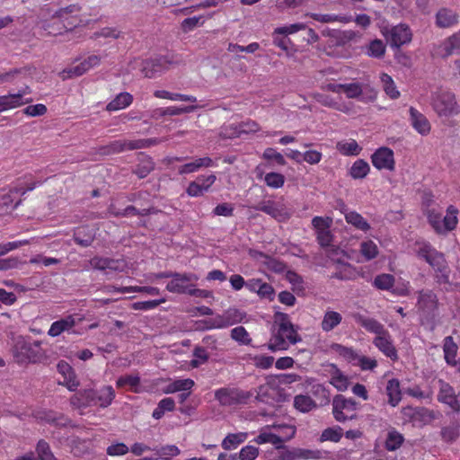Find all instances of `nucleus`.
I'll use <instances>...</instances> for the list:
<instances>
[{
	"label": "nucleus",
	"instance_id": "1a4fd4ad",
	"mask_svg": "<svg viewBox=\"0 0 460 460\" xmlns=\"http://www.w3.org/2000/svg\"><path fill=\"white\" fill-rule=\"evenodd\" d=\"M160 143L158 138L123 139L111 142L107 146V153H120L128 150L148 148Z\"/></svg>",
	"mask_w": 460,
	"mask_h": 460
},
{
	"label": "nucleus",
	"instance_id": "4d7b16f0",
	"mask_svg": "<svg viewBox=\"0 0 460 460\" xmlns=\"http://www.w3.org/2000/svg\"><path fill=\"white\" fill-rule=\"evenodd\" d=\"M457 209L449 206L447 210V215L442 218L441 223L443 226V231L453 230L457 224Z\"/></svg>",
	"mask_w": 460,
	"mask_h": 460
},
{
	"label": "nucleus",
	"instance_id": "f3484780",
	"mask_svg": "<svg viewBox=\"0 0 460 460\" xmlns=\"http://www.w3.org/2000/svg\"><path fill=\"white\" fill-rule=\"evenodd\" d=\"M86 396L88 402L106 408L112 403L115 398V391L111 385H104L98 390L87 391Z\"/></svg>",
	"mask_w": 460,
	"mask_h": 460
},
{
	"label": "nucleus",
	"instance_id": "79ce46f5",
	"mask_svg": "<svg viewBox=\"0 0 460 460\" xmlns=\"http://www.w3.org/2000/svg\"><path fill=\"white\" fill-rule=\"evenodd\" d=\"M370 172V166L363 159L356 160L349 169V175L354 180L364 179Z\"/></svg>",
	"mask_w": 460,
	"mask_h": 460
},
{
	"label": "nucleus",
	"instance_id": "c756f323",
	"mask_svg": "<svg viewBox=\"0 0 460 460\" xmlns=\"http://www.w3.org/2000/svg\"><path fill=\"white\" fill-rule=\"evenodd\" d=\"M353 318L357 323H358L367 332L375 333L376 336H379L380 334L386 332L384 325L374 318L367 317L360 314H355Z\"/></svg>",
	"mask_w": 460,
	"mask_h": 460
},
{
	"label": "nucleus",
	"instance_id": "0eeeda50",
	"mask_svg": "<svg viewBox=\"0 0 460 460\" xmlns=\"http://www.w3.org/2000/svg\"><path fill=\"white\" fill-rule=\"evenodd\" d=\"M342 92L349 99H358L364 103L374 102L377 99L378 91L370 84L358 82L343 84Z\"/></svg>",
	"mask_w": 460,
	"mask_h": 460
},
{
	"label": "nucleus",
	"instance_id": "72a5a7b5",
	"mask_svg": "<svg viewBox=\"0 0 460 460\" xmlns=\"http://www.w3.org/2000/svg\"><path fill=\"white\" fill-rule=\"evenodd\" d=\"M95 237V229L89 226H80L74 233L76 243L83 247L91 245Z\"/></svg>",
	"mask_w": 460,
	"mask_h": 460
},
{
	"label": "nucleus",
	"instance_id": "6ab92c4d",
	"mask_svg": "<svg viewBox=\"0 0 460 460\" xmlns=\"http://www.w3.org/2000/svg\"><path fill=\"white\" fill-rule=\"evenodd\" d=\"M408 112V119L412 128L422 137L428 136L431 131V124L428 118L413 106L409 108Z\"/></svg>",
	"mask_w": 460,
	"mask_h": 460
},
{
	"label": "nucleus",
	"instance_id": "4be33fe9",
	"mask_svg": "<svg viewBox=\"0 0 460 460\" xmlns=\"http://www.w3.org/2000/svg\"><path fill=\"white\" fill-rule=\"evenodd\" d=\"M80 7L77 4H71L65 8H59V23L62 22L66 31L77 27L81 23L78 17Z\"/></svg>",
	"mask_w": 460,
	"mask_h": 460
},
{
	"label": "nucleus",
	"instance_id": "de8ad7c7",
	"mask_svg": "<svg viewBox=\"0 0 460 460\" xmlns=\"http://www.w3.org/2000/svg\"><path fill=\"white\" fill-rule=\"evenodd\" d=\"M345 219L348 224L352 225L354 227L363 232H367L370 229V225L356 211L348 212L345 215Z\"/></svg>",
	"mask_w": 460,
	"mask_h": 460
},
{
	"label": "nucleus",
	"instance_id": "37998d69",
	"mask_svg": "<svg viewBox=\"0 0 460 460\" xmlns=\"http://www.w3.org/2000/svg\"><path fill=\"white\" fill-rule=\"evenodd\" d=\"M337 271L333 273L332 278L341 280L353 279L355 278V268L348 263L338 260Z\"/></svg>",
	"mask_w": 460,
	"mask_h": 460
},
{
	"label": "nucleus",
	"instance_id": "a19ab883",
	"mask_svg": "<svg viewBox=\"0 0 460 460\" xmlns=\"http://www.w3.org/2000/svg\"><path fill=\"white\" fill-rule=\"evenodd\" d=\"M441 438L446 443L455 442L460 436V424L458 421H454L445 426L440 431Z\"/></svg>",
	"mask_w": 460,
	"mask_h": 460
},
{
	"label": "nucleus",
	"instance_id": "69168bd1",
	"mask_svg": "<svg viewBox=\"0 0 460 460\" xmlns=\"http://www.w3.org/2000/svg\"><path fill=\"white\" fill-rule=\"evenodd\" d=\"M385 47L382 40H372L367 47V55L373 58H382L385 54Z\"/></svg>",
	"mask_w": 460,
	"mask_h": 460
},
{
	"label": "nucleus",
	"instance_id": "603ef678",
	"mask_svg": "<svg viewBox=\"0 0 460 460\" xmlns=\"http://www.w3.org/2000/svg\"><path fill=\"white\" fill-rule=\"evenodd\" d=\"M330 383L339 391H345L349 387V381L348 377L335 366H333Z\"/></svg>",
	"mask_w": 460,
	"mask_h": 460
},
{
	"label": "nucleus",
	"instance_id": "58836bf2",
	"mask_svg": "<svg viewBox=\"0 0 460 460\" xmlns=\"http://www.w3.org/2000/svg\"><path fill=\"white\" fill-rule=\"evenodd\" d=\"M404 441V437L402 433L392 428L388 430L385 441V448L387 451H395L401 447Z\"/></svg>",
	"mask_w": 460,
	"mask_h": 460
},
{
	"label": "nucleus",
	"instance_id": "2eb2a0df",
	"mask_svg": "<svg viewBox=\"0 0 460 460\" xmlns=\"http://www.w3.org/2000/svg\"><path fill=\"white\" fill-rule=\"evenodd\" d=\"M104 57L105 56L91 55L79 64H74L72 66L64 69L60 73L61 76L63 79L80 76L91 68L99 66Z\"/></svg>",
	"mask_w": 460,
	"mask_h": 460
},
{
	"label": "nucleus",
	"instance_id": "bf43d9fd",
	"mask_svg": "<svg viewBox=\"0 0 460 460\" xmlns=\"http://www.w3.org/2000/svg\"><path fill=\"white\" fill-rule=\"evenodd\" d=\"M204 17L202 15L193 16L184 19L181 23V29L183 32H190L195 28L201 26L204 23Z\"/></svg>",
	"mask_w": 460,
	"mask_h": 460
},
{
	"label": "nucleus",
	"instance_id": "a211bd4d",
	"mask_svg": "<svg viewBox=\"0 0 460 460\" xmlns=\"http://www.w3.org/2000/svg\"><path fill=\"white\" fill-rule=\"evenodd\" d=\"M217 177L214 173L207 176L200 175L195 181H190L186 189V193L190 197H200L208 192L210 187L215 183Z\"/></svg>",
	"mask_w": 460,
	"mask_h": 460
},
{
	"label": "nucleus",
	"instance_id": "f03ea898",
	"mask_svg": "<svg viewBox=\"0 0 460 460\" xmlns=\"http://www.w3.org/2000/svg\"><path fill=\"white\" fill-rule=\"evenodd\" d=\"M413 251L419 259L425 261L434 270L439 283L449 282L450 270L442 252L426 241H417Z\"/></svg>",
	"mask_w": 460,
	"mask_h": 460
},
{
	"label": "nucleus",
	"instance_id": "b1692460",
	"mask_svg": "<svg viewBox=\"0 0 460 460\" xmlns=\"http://www.w3.org/2000/svg\"><path fill=\"white\" fill-rule=\"evenodd\" d=\"M438 383L439 387L438 400L447 404L452 410L458 411L460 410V403L456 398L455 389L442 379H439Z\"/></svg>",
	"mask_w": 460,
	"mask_h": 460
},
{
	"label": "nucleus",
	"instance_id": "49530a36",
	"mask_svg": "<svg viewBox=\"0 0 460 460\" xmlns=\"http://www.w3.org/2000/svg\"><path fill=\"white\" fill-rule=\"evenodd\" d=\"M116 385L119 388L128 387L132 392H138L140 377L138 375H126L118 378Z\"/></svg>",
	"mask_w": 460,
	"mask_h": 460
},
{
	"label": "nucleus",
	"instance_id": "8fccbe9b",
	"mask_svg": "<svg viewBox=\"0 0 460 460\" xmlns=\"http://www.w3.org/2000/svg\"><path fill=\"white\" fill-rule=\"evenodd\" d=\"M329 351L342 357L344 359L352 364L358 354L352 348L345 347L339 343L331 344L329 347Z\"/></svg>",
	"mask_w": 460,
	"mask_h": 460
},
{
	"label": "nucleus",
	"instance_id": "7ed1b4c3",
	"mask_svg": "<svg viewBox=\"0 0 460 460\" xmlns=\"http://www.w3.org/2000/svg\"><path fill=\"white\" fill-rule=\"evenodd\" d=\"M296 434V428L288 424H276L265 426L260 434L253 439L256 444L270 443L276 448H281L285 441L292 438Z\"/></svg>",
	"mask_w": 460,
	"mask_h": 460
},
{
	"label": "nucleus",
	"instance_id": "6e6d98bb",
	"mask_svg": "<svg viewBox=\"0 0 460 460\" xmlns=\"http://www.w3.org/2000/svg\"><path fill=\"white\" fill-rule=\"evenodd\" d=\"M394 277L391 274L383 273L377 275L373 282L375 288L380 290H392L394 285Z\"/></svg>",
	"mask_w": 460,
	"mask_h": 460
},
{
	"label": "nucleus",
	"instance_id": "f8f14e48",
	"mask_svg": "<svg viewBox=\"0 0 460 460\" xmlns=\"http://www.w3.org/2000/svg\"><path fill=\"white\" fill-rule=\"evenodd\" d=\"M198 276L193 273L174 272L172 279L166 285V289L171 293L187 294L192 282H197Z\"/></svg>",
	"mask_w": 460,
	"mask_h": 460
},
{
	"label": "nucleus",
	"instance_id": "a18cd8bd",
	"mask_svg": "<svg viewBox=\"0 0 460 460\" xmlns=\"http://www.w3.org/2000/svg\"><path fill=\"white\" fill-rule=\"evenodd\" d=\"M310 17L314 21L323 22V23H331L334 22H339L341 23H349L353 21L350 15H337L332 13H311Z\"/></svg>",
	"mask_w": 460,
	"mask_h": 460
},
{
	"label": "nucleus",
	"instance_id": "a878e982",
	"mask_svg": "<svg viewBox=\"0 0 460 460\" xmlns=\"http://www.w3.org/2000/svg\"><path fill=\"white\" fill-rule=\"evenodd\" d=\"M59 375L63 377V381L59 380V385H63L69 391H75L80 383L73 367L66 362L59 361Z\"/></svg>",
	"mask_w": 460,
	"mask_h": 460
},
{
	"label": "nucleus",
	"instance_id": "7c9ffc66",
	"mask_svg": "<svg viewBox=\"0 0 460 460\" xmlns=\"http://www.w3.org/2000/svg\"><path fill=\"white\" fill-rule=\"evenodd\" d=\"M214 165L213 160L208 157L196 158L192 162L184 164L178 168L180 174H189L199 171L200 168H208Z\"/></svg>",
	"mask_w": 460,
	"mask_h": 460
},
{
	"label": "nucleus",
	"instance_id": "20e7f679",
	"mask_svg": "<svg viewBox=\"0 0 460 460\" xmlns=\"http://www.w3.org/2000/svg\"><path fill=\"white\" fill-rule=\"evenodd\" d=\"M13 356L18 364L37 363L43 358L40 344L18 340L13 348Z\"/></svg>",
	"mask_w": 460,
	"mask_h": 460
},
{
	"label": "nucleus",
	"instance_id": "c03bdc74",
	"mask_svg": "<svg viewBox=\"0 0 460 460\" xmlns=\"http://www.w3.org/2000/svg\"><path fill=\"white\" fill-rule=\"evenodd\" d=\"M337 150L343 155H358L362 150V147L357 143L355 139L348 141H340L336 145Z\"/></svg>",
	"mask_w": 460,
	"mask_h": 460
},
{
	"label": "nucleus",
	"instance_id": "ea45409f",
	"mask_svg": "<svg viewBox=\"0 0 460 460\" xmlns=\"http://www.w3.org/2000/svg\"><path fill=\"white\" fill-rule=\"evenodd\" d=\"M359 252L366 261H369L378 256L379 248L374 241L365 240L359 244Z\"/></svg>",
	"mask_w": 460,
	"mask_h": 460
},
{
	"label": "nucleus",
	"instance_id": "bb28decb",
	"mask_svg": "<svg viewBox=\"0 0 460 460\" xmlns=\"http://www.w3.org/2000/svg\"><path fill=\"white\" fill-rule=\"evenodd\" d=\"M458 346L451 336H447L443 341L444 358L447 365L456 368L460 372V358L456 359Z\"/></svg>",
	"mask_w": 460,
	"mask_h": 460
},
{
	"label": "nucleus",
	"instance_id": "393cba45",
	"mask_svg": "<svg viewBox=\"0 0 460 460\" xmlns=\"http://www.w3.org/2000/svg\"><path fill=\"white\" fill-rule=\"evenodd\" d=\"M373 343L387 358L394 361L398 358L397 350L394 346L391 335L387 331L379 336H376Z\"/></svg>",
	"mask_w": 460,
	"mask_h": 460
},
{
	"label": "nucleus",
	"instance_id": "aec40b11",
	"mask_svg": "<svg viewBox=\"0 0 460 460\" xmlns=\"http://www.w3.org/2000/svg\"><path fill=\"white\" fill-rule=\"evenodd\" d=\"M460 53V30L439 43L434 49V54L446 58Z\"/></svg>",
	"mask_w": 460,
	"mask_h": 460
},
{
	"label": "nucleus",
	"instance_id": "cd10ccee",
	"mask_svg": "<svg viewBox=\"0 0 460 460\" xmlns=\"http://www.w3.org/2000/svg\"><path fill=\"white\" fill-rule=\"evenodd\" d=\"M458 13L447 7L440 8L435 15V23L438 28H450L458 23Z\"/></svg>",
	"mask_w": 460,
	"mask_h": 460
},
{
	"label": "nucleus",
	"instance_id": "774afa93",
	"mask_svg": "<svg viewBox=\"0 0 460 460\" xmlns=\"http://www.w3.org/2000/svg\"><path fill=\"white\" fill-rule=\"evenodd\" d=\"M353 365L358 366L362 370H373L377 362L374 358L357 354Z\"/></svg>",
	"mask_w": 460,
	"mask_h": 460
},
{
	"label": "nucleus",
	"instance_id": "680f3d73",
	"mask_svg": "<svg viewBox=\"0 0 460 460\" xmlns=\"http://www.w3.org/2000/svg\"><path fill=\"white\" fill-rule=\"evenodd\" d=\"M265 183L273 189L281 188L285 183V177L279 172H269L264 177Z\"/></svg>",
	"mask_w": 460,
	"mask_h": 460
},
{
	"label": "nucleus",
	"instance_id": "e2e57ef3",
	"mask_svg": "<svg viewBox=\"0 0 460 460\" xmlns=\"http://www.w3.org/2000/svg\"><path fill=\"white\" fill-rule=\"evenodd\" d=\"M166 301L165 298L148 300V301H138L132 304V309L140 310V311H149L155 309L159 305L164 303Z\"/></svg>",
	"mask_w": 460,
	"mask_h": 460
},
{
	"label": "nucleus",
	"instance_id": "c9c22d12",
	"mask_svg": "<svg viewBox=\"0 0 460 460\" xmlns=\"http://www.w3.org/2000/svg\"><path fill=\"white\" fill-rule=\"evenodd\" d=\"M342 321V315L332 310H327L321 322V328L323 332H331L336 328Z\"/></svg>",
	"mask_w": 460,
	"mask_h": 460
},
{
	"label": "nucleus",
	"instance_id": "0e129e2a",
	"mask_svg": "<svg viewBox=\"0 0 460 460\" xmlns=\"http://www.w3.org/2000/svg\"><path fill=\"white\" fill-rule=\"evenodd\" d=\"M235 128L236 134L240 136L242 134L255 133L259 131L260 126L256 121L248 119L239 123Z\"/></svg>",
	"mask_w": 460,
	"mask_h": 460
},
{
	"label": "nucleus",
	"instance_id": "3c124183",
	"mask_svg": "<svg viewBox=\"0 0 460 460\" xmlns=\"http://www.w3.org/2000/svg\"><path fill=\"white\" fill-rule=\"evenodd\" d=\"M294 406L301 412H309L315 409L317 405L309 395L298 394L294 398Z\"/></svg>",
	"mask_w": 460,
	"mask_h": 460
},
{
	"label": "nucleus",
	"instance_id": "338daca9",
	"mask_svg": "<svg viewBox=\"0 0 460 460\" xmlns=\"http://www.w3.org/2000/svg\"><path fill=\"white\" fill-rule=\"evenodd\" d=\"M231 338L241 344H249L251 338L243 326H237L231 330Z\"/></svg>",
	"mask_w": 460,
	"mask_h": 460
},
{
	"label": "nucleus",
	"instance_id": "5fc2aeb1",
	"mask_svg": "<svg viewBox=\"0 0 460 460\" xmlns=\"http://www.w3.org/2000/svg\"><path fill=\"white\" fill-rule=\"evenodd\" d=\"M343 436V429L340 426H333L323 430L319 440L321 442L331 441L337 443Z\"/></svg>",
	"mask_w": 460,
	"mask_h": 460
},
{
	"label": "nucleus",
	"instance_id": "9b49d317",
	"mask_svg": "<svg viewBox=\"0 0 460 460\" xmlns=\"http://www.w3.org/2000/svg\"><path fill=\"white\" fill-rule=\"evenodd\" d=\"M312 226L315 230L318 243L322 247L330 246L333 240V235L330 230L332 226V218L316 216L312 219Z\"/></svg>",
	"mask_w": 460,
	"mask_h": 460
},
{
	"label": "nucleus",
	"instance_id": "412c9836",
	"mask_svg": "<svg viewBox=\"0 0 460 460\" xmlns=\"http://www.w3.org/2000/svg\"><path fill=\"white\" fill-rule=\"evenodd\" d=\"M172 61L168 57H159L146 60L143 64V73L146 77L153 78L167 70Z\"/></svg>",
	"mask_w": 460,
	"mask_h": 460
},
{
	"label": "nucleus",
	"instance_id": "e433bc0d",
	"mask_svg": "<svg viewBox=\"0 0 460 460\" xmlns=\"http://www.w3.org/2000/svg\"><path fill=\"white\" fill-rule=\"evenodd\" d=\"M379 78L382 84V88L385 94L391 100H397L401 96V93L397 89V86L392 76L386 73H381Z\"/></svg>",
	"mask_w": 460,
	"mask_h": 460
},
{
	"label": "nucleus",
	"instance_id": "423d86ee",
	"mask_svg": "<svg viewBox=\"0 0 460 460\" xmlns=\"http://www.w3.org/2000/svg\"><path fill=\"white\" fill-rule=\"evenodd\" d=\"M252 394L237 387H222L215 391V399L222 406H233L247 403Z\"/></svg>",
	"mask_w": 460,
	"mask_h": 460
},
{
	"label": "nucleus",
	"instance_id": "2f4dec72",
	"mask_svg": "<svg viewBox=\"0 0 460 460\" xmlns=\"http://www.w3.org/2000/svg\"><path fill=\"white\" fill-rule=\"evenodd\" d=\"M438 299L435 293L430 290H421L419 292L418 307L426 313L434 311L437 307Z\"/></svg>",
	"mask_w": 460,
	"mask_h": 460
},
{
	"label": "nucleus",
	"instance_id": "4c0bfd02",
	"mask_svg": "<svg viewBox=\"0 0 460 460\" xmlns=\"http://www.w3.org/2000/svg\"><path fill=\"white\" fill-rule=\"evenodd\" d=\"M194 385L195 382L190 378L174 379L166 385L164 393L174 394L177 392H187L190 391Z\"/></svg>",
	"mask_w": 460,
	"mask_h": 460
},
{
	"label": "nucleus",
	"instance_id": "ddd939ff",
	"mask_svg": "<svg viewBox=\"0 0 460 460\" xmlns=\"http://www.w3.org/2000/svg\"><path fill=\"white\" fill-rule=\"evenodd\" d=\"M384 34L392 48H400L402 45L411 42L412 38L411 30L405 23H400L396 26H393Z\"/></svg>",
	"mask_w": 460,
	"mask_h": 460
},
{
	"label": "nucleus",
	"instance_id": "f257e3e1",
	"mask_svg": "<svg viewBox=\"0 0 460 460\" xmlns=\"http://www.w3.org/2000/svg\"><path fill=\"white\" fill-rule=\"evenodd\" d=\"M301 341V337L287 314L276 313L271 327V335L265 345L272 352L287 350L290 345Z\"/></svg>",
	"mask_w": 460,
	"mask_h": 460
},
{
	"label": "nucleus",
	"instance_id": "864d4df0",
	"mask_svg": "<svg viewBox=\"0 0 460 460\" xmlns=\"http://www.w3.org/2000/svg\"><path fill=\"white\" fill-rule=\"evenodd\" d=\"M174 407L175 402L172 398H164L158 402L157 407L154 410L152 416L155 420H160L166 411H173Z\"/></svg>",
	"mask_w": 460,
	"mask_h": 460
},
{
	"label": "nucleus",
	"instance_id": "39448f33",
	"mask_svg": "<svg viewBox=\"0 0 460 460\" xmlns=\"http://www.w3.org/2000/svg\"><path fill=\"white\" fill-rule=\"evenodd\" d=\"M332 406L333 418L338 422L343 423L358 419V403L352 398L338 394L333 397Z\"/></svg>",
	"mask_w": 460,
	"mask_h": 460
},
{
	"label": "nucleus",
	"instance_id": "6e6552de",
	"mask_svg": "<svg viewBox=\"0 0 460 460\" xmlns=\"http://www.w3.org/2000/svg\"><path fill=\"white\" fill-rule=\"evenodd\" d=\"M432 108L439 117H450L456 109V96L451 92L437 93L432 99Z\"/></svg>",
	"mask_w": 460,
	"mask_h": 460
},
{
	"label": "nucleus",
	"instance_id": "4468645a",
	"mask_svg": "<svg viewBox=\"0 0 460 460\" xmlns=\"http://www.w3.org/2000/svg\"><path fill=\"white\" fill-rule=\"evenodd\" d=\"M371 163L377 170L393 172L395 169L394 153L389 147H379L371 155Z\"/></svg>",
	"mask_w": 460,
	"mask_h": 460
},
{
	"label": "nucleus",
	"instance_id": "473e14b6",
	"mask_svg": "<svg viewBox=\"0 0 460 460\" xmlns=\"http://www.w3.org/2000/svg\"><path fill=\"white\" fill-rule=\"evenodd\" d=\"M385 392L388 397V403L392 407H396L402 401V391L399 380L396 378L388 380Z\"/></svg>",
	"mask_w": 460,
	"mask_h": 460
},
{
	"label": "nucleus",
	"instance_id": "f704fd0d",
	"mask_svg": "<svg viewBox=\"0 0 460 460\" xmlns=\"http://www.w3.org/2000/svg\"><path fill=\"white\" fill-rule=\"evenodd\" d=\"M133 102V95L128 92L119 93L108 104L107 111H117L126 109Z\"/></svg>",
	"mask_w": 460,
	"mask_h": 460
},
{
	"label": "nucleus",
	"instance_id": "052dcab7",
	"mask_svg": "<svg viewBox=\"0 0 460 460\" xmlns=\"http://www.w3.org/2000/svg\"><path fill=\"white\" fill-rule=\"evenodd\" d=\"M36 452L40 460H55L54 454L50 450L49 445L43 439L38 442Z\"/></svg>",
	"mask_w": 460,
	"mask_h": 460
},
{
	"label": "nucleus",
	"instance_id": "dca6fc26",
	"mask_svg": "<svg viewBox=\"0 0 460 460\" xmlns=\"http://www.w3.org/2000/svg\"><path fill=\"white\" fill-rule=\"evenodd\" d=\"M253 208L266 213L278 221H286L291 216V213L283 203L275 202L273 200H262L253 207Z\"/></svg>",
	"mask_w": 460,
	"mask_h": 460
},
{
	"label": "nucleus",
	"instance_id": "c85d7f7f",
	"mask_svg": "<svg viewBox=\"0 0 460 460\" xmlns=\"http://www.w3.org/2000/svg\"><path fill=\"white\" fill-rule=\"evenodd\" d=\"M407 411L411 414V420L416 426H424L429 423L434 419L433 411L426 408H405L404 413Z\"/></svg>",
	"mask_w": 460,
	"mask_h": 460
},
{
	"label": "nucleus",
	"instance_id": "5701e85b",
	"mask_svg": "<svg viewBox=\"0 0 460 460\" xmlns=\"http://www.w3.org/2000/svg\"><path fill=\"white\" fill-rule=\"evenodd\" d=\"M84 318L79 314H69L59 320V336L63 332L73 333L76 335L83 334L86 332L82 326Z\"/></svg>",
	"mask_w": 460,
	"mask_h": 460
},
{
	"label": "nucleus",
	"instance_id": "9d476101",
	"mask_svg": "<svg viewBox=\"0 0 460 460\" xmlns=\"http://www.w3.org/2000/svg\"><path fill=\"white\" fill-rule=\"evenodd\" d=\"M241 320V313L237 309H229L223 314H217L204 320V329H224L239 323Z\"/></svg>",
	"mask_w": 460,
	"mask_h": 460
},
{
	"label": "nucleus",
	"instance_id": "09e8293b",
	"mask_svg": "<svg viewBox=\"0 0 460 460\" xmlns=\"http://www.w3.org/2000/svg\"><path fill=\"white\" fill-rule=\"evenodd\" d=\"M246 438L247 433L245 432L228 434L222 441V447L226 450L234 449L243 443Z\"/></svg>",
	"mask_w": 460,
	"mask_h": 460
},
{
	"label": "nucleus",
	"instance_id": "13d9d810",
	"mask_svg": "<svg viewBox=\"0 0 460 460\" xmlns=\"http://www.w3.org/2000/svg\"><path fill=\"white\" fill-rule=\"evenodd\" d=\"M193 358L190 360V366L192 367H198L202 364L208 362L209 354L204 347L197 346L193 349Z\"/></svg>",
	"mask_w": 460,
	"mask_h": 460
}]
</instances>
